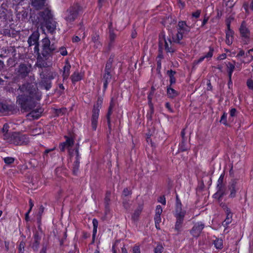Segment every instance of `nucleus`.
Masks as SVG:
<instances>
[{"mask_svg": "<svg viewBox=\"0 0 253 253\" xmlns=\"http://www.w3.org/2000/svg\"><path fill=\"white\" fill-rule=\"evenodd\" d=\"M190 31V28L187 26L185 21H180L178 24L177 33L175 38H173L175 42H179L182 39L184 36L186 35Z\"/></svg>", "mask_w": 253, "mask_h": 253, "instance_id": "obj_5", "label": "nucleus"}, {"mask_svg": "<svg viewBox=\"0 0 253 253\" xmlns=\"http://www.w3.org/2000/svg\"><path fill=\"white\" fill-rule=\"evenodd\" d=\"M59 51L60 52V53L63 56H65L67 54V51L64 47H61L59 49Z\"/></svg>", "mask_w": 253, "mask_h": 253, "instance_id": "obj_45", "label": "nucleus"}, {"mask_svg": "<svg viewBox=\"0 0 253 253\" xmlns=\"http://www.w3.org/2000/svg\"><path fill=\"white\" fill-rule=\"evenodd\" d=\"M142 210V207L140 206L139 208L135 211L134 213H133L132 215V218L133 220H137L138 217H139L141 211Z\"/></svg>", "mask_w": 253, "mask_h": 253, "instance_id": "obj_31", "label": "nucleus"}, {"mask_svg": "<svg viewBox=\"0 0 253 253\" xmlns=\"http://www.w3.org/2000/svg\"><path fill=\"white\" fill-rule=\"evenodd\" d=\"M54 78V76H52L50 79H43L39 83V86L41 88L45 89L46 90H49L51 85V80Z\"/></svg>", "mask_w": 253, "mask_h": 253, "instance_id": "obj_15", "label": "nucleus"}, {"mask_svg": "<svg viewBox=\"0 0 253 253\" xmlns=\"http://www.w3.org/2000/svg\"><path fill=\"white\" fill-rule=\"evenodd\" d=\"M36 66L39 68H43L47 66V64L45 61L43 59L40 55L37 58V61L36 64Z\"/></svg>", "mask_w": 253, "mask_h": 253, "instance_id": "obj_25", "label": "nucleus"}, {"mask_svg": "<svg viewBox=\"0 0 253 253\" xmlns=\"http://www.w3.org/2000/svg\"><path fill=\"white\" fill-rule=\"evenodd\" d=\"M4 162L6 164H11L14 161V159L12 157H5L3 159Z\"/></svg>", "mask_w": 253, "mask_h": 253, "instance_id": "obj_38", "label": "nucleus"}, {"mask_svg": "<svg viewBox=\"0 0 253 253\" xmlns=\"http://www.w3.org/2000/svg\"><path fill=\"white\" fill-rule=\"evenodd\" d=\"M92 224H93V236L95 237L96 234V233H97V227H98V221H97V220L96 219H95V218H94L92 220Z\"/></svg>", "mask_w": 253, "mask_h": 253, "instance_id": "obj_33", "label": "nucleus"}, {"mask_svg": "<svg viewBox=\"0 0 253 253\" xmlns=\"http://www.w3.org/2000/svg\"><path fill=\"white\" fill-rule=\"evenodd\" d=\"M225 212L226 213V218L223 222V225L224 226H227L229 223H230L232 221V214L230 212V210L229 208L227 207L226 208Z\"/></svg>", "mask_w": 253, "mask_h": 253, "instance_id": "obj_21", "label": "nucleus"}, {"mask_svg": "<svg viewBox=\"0 0 253 253\" xmlns=\"http://www.w3.org/2000/svg\"><path fill=\"white\" fill-rule=\"evenodd\" d=\"M9 128V125L8 124H5L2 129V138L4 139V135L5 134H7L8 135H10L11 132H8V129Z\"/></svg>", "mask_w": 253, "mask_h": 253, "instance_id": "obj_32", "label": "nucleus"}, {"mask_svg": "<svg viewBox=\"0 0 253 253\" xmlns=\"http://www.w3.org/2000/svg\"><path fill=\"white\" fill-rule=\"evenodd\" d=\"M166 107L168 109V110H169L170 112H173L172 109H171V108L170 107V104H169V102H167V103H166Z\"/></svg>", "mask_w": 253, "mask_h": 253, "instance_id": "obj_55", "label": "nucleus"}, {"mask_svg": "<svg viewBox=\"0 0 253 253\" xmlns=\"http://www.w3.org/2000/svg\"><path fill=\"white\" fill-rule=\"evenodd\" d=\"M81 32L83 33L82 34L80 35V37H81L83 39H84L86 36V35L84 32V29H81Z\"/></svg>", "mask_w": 253, "mask_h": 253, "instance_id": "obj_60", "label": "nucleus"}, {"mask_svg": "<svg viewBox=\"0 0 253 253\" xmlns=\"http://www.w3.org/2000/svg\"><path fill=\"white\" fill-rule=\"evenodd\" d=\"M230 116L231 117H234L236 116L237 111L235 108H232L229 112Z\"/></svg>", "mask_w": 253, "mask_h": 253, "instance_id": "obj_44", "label": "nucleus"}, {"mask_svg": "<svg viewBox=\"0 0 253 253\" xmlns=\"http://www.w3.org/2000/svg\"><path fill=\"white\" fill-rule=\"evenodd\" d=\"M41 133H42V130H41V129L36 128V129L32 130V131L31 132V135H33V136H35L37 135H39V134H41Z\"/></svg>", "mask_w": 253, "mask_h": 253, "instance_id": "obj_43", "label": "nucleus"}, {"mask_svg": "<svg viewBox=\"0 0 253 253\" xmlns=\"http://www.w3.org/2000/svg\"><path fill=\"white\" fill-rule=\"evenodd\" d=\"M8 110V107L5 104L0 103V113H5Z\"/></svg>", "mask_w": 253, "mask_h": 253, "instance_id": "obj_36", "label": "nucleus"}, {"mask_svg": "<svg viewBox=\"0 0 253 253\" xmlns=\"http://www.w3.org/2000/svg\"><path fill=\"white\" fill-rule=\"evenodd\" d=\"M78 13V6H74L70 7L63 14L64 18L67 22L73 21L77 16Z\"/></svg>", "mask_w": 253, "mask_h": 253, "instance_id": "obj_8", "label": "nucleus"}, {"mask_svg": "<svg viewBox=\"0 0 253 253\" xmlns=\"http://www.w3.org/2000/svg\"><path fill=\"white\" fill-rule=\"evenodd\" d=\"M226 57V55L225 54H222L218 56V59L219 60H223V59H225Z\"/></svg>", "mask_w": 253, "mask_h": 253, "instance_id": "obj_63", "label": "nucleus"}, {"mask_svg": "<svg viewBox=\"0 0 253 253\" xmlns=\"http://www.w3.org/2000/svg\"><path fill=\"white\" fill-rule=\"evenodd\" d=\"M240 34L244 44H248L250 41V33L248 29L246 27L244 22H243L240 28Z\"/></svg>", "mask_w": 253, "mask_h": 253, "instance_id": "obj_10", "label": "nucleus"}, {"mask_svg": "<svg viewBox=\"0 0 253 253\" xmlns=\"http://www.w3.org/2000/svg\"><path fill=\"white\" fill-rule=\"evenodd\" d=\"M223 181V175H221L217 180V187L219 189V190L222 187Z\"/></svg>", "mask_w": 253, "mask_h": 253, "instance_id": "obj_37", "label": "nucleus"}, {"mask_svg": "<svg viewBox=\"0 0 253 253\" xmlns=\"http://www.w3.org/2000/svg\"><path fill=\"white\" fill-rule=\"evenodd\" d=\"M4 140L7 143L14 145H23L27 144L29 141V137L26 134L19 132H11L10 135L7 134L4 135Z\"/></svg>", "mask_w": 253, "mask_h": 253, "instance_id": "obj_2", "label": "nucleus"}, {"mask_svg": "<svg viewBox=\"0 0 253 253\" xmlns=\"http://www.w3.org/2000/svg\"><path fill=\"white\" fill-rule=\"evenodd\" d=\"M102 104V100L101 98H98L96 103L93 106L91 119V127L93 130H96L97 128L99 111Z\"/></svg>", "mask_w": 253, "mask_h": 253, "instance_id": "obj_4", "label": "nucleus"}, {"mask_svg": "<svg viewBox=\"0 0 253 253\" xmlns=\"http://www.w3.org/2000/svg\"><path fill=\"white\" fill-rule=\"evenodd\" d=\"M168 74L169 76V78L174 77V74H175V72L174 71H172V70L168 71Z\"/></svg>", "mask_w": 253, "mask_h": 253, "instance_id": "obj_61", "label": "nucleus"}, {"mask_svg": "<svg viewBox=\"0 0 253 253\" xmlns=\"http://www.w3.org/2000/svg\"><path fill=\"white\" fill-rule=\"evenodd\" d=\"M213 244L217 249H221L223 248V241L221 239H216L214 241Z\"/></svg>", "mask_w": 253, "mask_h": 253, "instance_id": "obj_29", "label": "nucleus"}, {"mask_svg": "<svg viewBox=\"0 0 253 253\" xmlns=\"http://www.w3.org/2000/svg\"><path fill=\"white\" fill-rule=\"evenodd\" d=\"M204 227L205 225L203 222H198L194 224L190 230V233L194 237L197 238L200 236Z\"/></svg>", "mask_w": 253, "mask_h": 253, "instance_id": "obj_11", "label": "nucleus"}, {"mask_svg": "<svg viewBox=\"0 0 253 253\" xmlns=\"http://www.w3.org/2000/svg\"><path fill=\"white\" fill-rule=\"evenodd\" d=\"M176 218V221L175 225V229L178 231H180L181 227H182V224L183 221V219L180 218Z\"/></svg>", "mask_w": 253, "mask_h": 253, "instance_id": "obj_30", "label": "nucleus"}, {"mask_svg": "<svg viewBox=\"0 0 253 253\" xmlns=\"http://www.w3.org/2000/svg\"><path fill=\"white\" fill-rule=\"evenodd\" d=\"M25 246V242L23 241H21L19 246L18 250H19V253H23L24 252Z\"/></svg>", "mask_w": 253, "mask_h": 253, "instance_id": "obj_39", "label": "nucleus"}, {"mask_svg": "<svg viewBox=\"0 0 253 253\" xmlns=\"http://www.w3.org/2000/svg\"><path fill=\"white\" fill-rule=\"evenodd\" d=\"M158 202L164 205H165L166 204V199L164 196H161L159 198Z\"/></svg>", "mask_w": 253, "mask_h": 253, "instance_id": "obj_51", "label": "nucleus"}, {"mask_svg": "<svg viewBox=\"0 0 253 253\" xmlns=\"http://www.w3.org/2000/svg\"><path fill=\"white\" fill-rule=\"evenodd\" d=\"M179 149L182 151H184L186 150L187 148L185 147V142L184 141H182L181 143L179 146Z\"/></svg>", "mask_w": 253, "mask_h": 253, "instance_id": "obj_53", "label": "nucleus"}, {"mask_svg": "<svg viewBox=\"0 0 253 253\" xmlns=\"http://www.w3.org/2000/svg\"><path fill=\"white\" fill-rule=\"evenodd\" d=\"M201 14V10H197L196 11L193 12L192 15L193 17L196 18H199Z\"/></svg>", "mask_w": 253, "mask_h": 253, "instance_id": "obj_50", "label": "nucleus"}, {"mask_svg": "<svg viewBox=\"0 0 253 253\" xmlns=\"http://www.w3.org/2000/svg\"><path fill=\"white\" fill-rule=\"evenodd\" d=\"M162 211L163 209L162 207L160 205L157 206L156 209L155 214L161 215Z\"/></svg>", "mask_w": 253, "mask_h": 253, "instance_id": "obj_41", "label": "nucleus"}, {"mask_svg": "<svg viewBox=\"0 0 253 253\" xmlns=\"http://www.w3.org/2000/svg\"><path fill=\"white\" fill-rule=\"evenodd\" d=\"M13 48L12 47H8L7 49L2 48L1 50V53L0 54V57L1 58L6 57L10 55V52H12Z\"/></svg>", "mask_w": 253, "mask_h": 253, "instance_id": "obj_24", "label": "nucleus"}, {"mask_svg": "<svg viewBox=\"0 0 253 253\" xmlns=\"http://www.w3.org/2000/svg\"><path fill=\"white\" fill-rule=\"evenodd\" d=\"M227 72L228 74V77L230 80V81H231V78L232 77V73L235 69V64H233L230 62H228L227 64Z\"/></svg>", "mask_w": 253, "mask_h": 253, "instance_id": "obj_26", "label": "nucleus"}, {"mask_svg": "<svg viewBox=\"0 0 253 253\" xmlns=\"http://www.w3.org/2000/svg\"><path fill=\"white\" fill-rule=\"evenodd\" d=\"M80 41V38L77 36L74 37L72 39V41L74 42H78Z\"/></svg>", "mask_w": 253, "mask_h": 253, "instance_id": "obj_56", "label": "nucleus"}, {"mask_svg": "<svg viewBox=\"0 0 253 253\" xmlns=\"http://www.w3.org/2000/svg\"><path fill=\"white\" fill-rule=\"evenodd\" d=\"M71 65L68 62H66L63 67L62 76L63 80H66L68 78L70 74Z\"/></svg>", "mask_w": 253, "mask_h": 253, "instance_id": "obj_18", "label": "nucleus"}, {"mask_svg": "<svg viewBox=\"0 0 253 253\" xmlns=\"http://www.w3.org/2000/svg\"><path fill=\"white\" fill-rule=\"evenodd\" d=\"M112 63L111 62H108L105 66V74L103 76V87L105 89L107 87L108 83L110 82L112 79Z\"/></svg>", "mask_w": 253, "mask_h": 253, "instance_id": "obj_9", "label": "nucleus"}, {"mask_svg": "<svg viewBox=\"0 0 253 253\" xmlns=\"http://www.w3.org/2000/svg\"><path fill=\"white\" fill-rule=\"evenodd\" d=\"M74 144V140L72 138H68L66 141L62 144V147L61 148L62 151H64V148L66 146H71Z\"/></svg>", "mask_w": 253, "mask_h": 253, "instance_id": "obj_28", "label": "nucleus"}, {"mask_svg": "<svg viewBox=\"0 0 253 253\" xmlns=\"http://www.w3.org/2000/svg\"><path fill=\"white\" fill-rule=\"evenodd\" d=\"M236 190L235 189V186L232 185V188H231V191H230V197H231V198L234 197L236 195Z\"/></svg>", "mask_w": 253, "mask_h": 253, "instance_id": "obj_42", "label": "nucleus"}, {"mask_svg": "<svg viewBox=\"0 0 253 253\" xmlns=\"http://www.w3.org/2000/svg\"><path fill=\"white\" fill-rule=\"evenodd\" d=\"M213 49L210 47L209 51L205 55L201 56L197 61H195L196 63L199 64L204 61L205 59H211L213 55Z\"/></svg>", "mask_w": 253, "mask_h": 253, "instance_id": "obj_19", "label": "nucleus"}, {"mask_svg": "<svg viewBox=\"0 0 253 253\" xmlns=\"http://www.w3.org/2000/svg\"><path fill=\"white\" fill-rule=\"evenodd\" d=\"M35 47H34V51L35 52H37L39 54V43H37L36 44H34Z\"/></svg>", "mask_w": 253, "mask_h": 253, "instance_id": "obj_59", "label": "nucleus"}, {"mask_svg": "<svg viewBox=\"0 0 253 253\" xmlns=\"http://www.w3.org/2000/svg\"><path fill=\"white\" fill-rule=\"evenodd\" d=\"M155 222L158 223H161V217L160 215H157L155 214V217H154Z\"/></svg>", "mask_w": 253, "mask_h": 253, "instance_id": "obj_52", "label": "nucleus"}, {"mask_svg": "<svg viewBox=\"0 0 253 253\" xmlns=\"http://www.w3.org/2000/svg\"><path fill=\"white\" fill-rule=\"evenodd\" d=\"M83 77V74L78 71L75 72L71 76V79L73 84L81 81Z\"/></svg>", "mask_w": 253, "mask_h": 253, "instance_id": "obj_20", "label": "nucleus"}, {"mask_svg": "<svg viewBox=\"0 0 253 253\" xmlns=\"http://www.w3.org/2000/svg\"><path fill=\"white\" fill-rule=\"evenodd\" d=\"M30 66L26 65L25 64H21L18 68V72L19 75L21 77L24 78L28 75L30 72Z\"/></svg>", "mask_w": 253, "mask_h": 253, "instance_id": "obj_13", "label": "nucleus"}, {"mask_svg": "<svg viewBox=\"0 0 253 253\" xmlns=\"http://www.w3.org/2000/svg\"><path fill=\"white\" fill-rule=\"evenodd\" d=\"M186 211L181 209V204L177 202L175 216L176 218H184Z\"/></svg>", "mask_w": 253, "mask_h": 253, "instance_id": "obj_16", "label": "nucleus"}, {"mask_svg": "<svg viewBox=\"0 0 253 253\" xmlns=\"http://www.w3.org/2000/svg\"><path fill=\"white\" fill-rule=\"evenodd\" d=\"M247 84L250 89H253V80L251 79L248 80L247 82Z\"/></svg>", "mask_w": 253, "mask_h": 253, "instance_id": "obj_46", "label": "nucleus"}, {"mask_svg": "<svg viewBox=\"0 0 253 253\" xmlns=\"http://www.w3.org/2000/svg\"><path fill=\"white\" fill-rule=\"evenodd\" d=\"M234 32L230 29V24H227V30L226 32V43L230 45L233 42Z\"/></svg>", "mask_w": 253, "mask_h": 253, "instance_id": "obj_14", "label": "nucleus"}, {"mask_svg": "<svg viewBox=\"0 0 253 253\" xmlns=\"http://www.w3.org/2000/svg\"><path fill=\"white\" fill-rule=\"evenodd\" d=\"M42 44V54L44 56L49 54L56 49V46L53 44H50V41L48 38L43 39Z\"/></svg>", "mask_w": 253, "mask_h": 253, "instance_id": "obj_7", "label": "nucleus"}, {"mask_svg": "<svg viewBox=\"0 0 253 253\" xmlns=\"http://www.w3.org/2000/svg\"><path fill=\"white\" fill-rule=\"evenodd\" d=\"M35 84L27 83L19 86L18 91L20 94L17 97V102L23 109L27 110L32 103L41 98V93L39 91Z\"/></svg>", "mask_w": 253, "mask_h": 253, "instance_id": "obj_1", "label": "nucleus"}, {"mask_svg": "<svg viewBox=\"0 0 253 253\" xmlns=\"http://www.w3.org/2000/svg\"><path fill=\"white\" fill-rule=\"evenodd\" d=\"M208 20H209V17L205 16L204 18V19H203V20L202 21V23L201 26L203 27L204 26H205L207 24V23Z\"/></svg>", "mask_w": 253, "mask_h": 253, "instance_id": "obj_54", "label": "nucleus"}, {"mask_svg": "<svg viewBox=\"0 0 253 253\" xmlns=\"http://www.w3.org/2000/svg\"><path fill=\"white\" fill-rule=\"evenodd\" d=\"M130 194V191L127 188H126L123 191V195L126 196Z\"/></svg>", "mask_w": 253, "mask_h": 253, "instance_id": "obj_58", "label": "nucleus"}, {"mask_svg": "<svg viewBox=\"0 0 253 253\" xmlns=\"http://www.w3.org/2000/svg\"><path fill=\"white\" fill-rule=\"evenodd\" d=\"M41 16L43 18V20L45 22V27L50 33H53L56 27V22L51 19L52 15L50 10L48 9H46L44 11L41 13Z\"/></svg>", "mask_w": 253, "mask_h": 253, "instance_id": "obj_3", "label": "nucleus"}, {"mask_svg": "<svg viewBox=\"0 0 253 253\" xmlns=\"http://www.w3.org/2000/svg\"><path fill=\"white\" fill-rule=\"evenodd\" d=\"M163 250V247L161 245H158L154 249V253H162Z\"/></svg>", "mask_w": 253, "mask_h": 253, "instance_id": "obj_35", "label": "nucleus"}, {"mask_svg": "<svg viewBox=\"0 0 253 253\" xmlns=\"http://www.w3.org/2000/svg\"><path fill=\"white\" fill-rule=\"evenodd\" d=\"M227 114L225 112H224L222 116L221 117V119L220 120V122L224 125L226 126L227 125Z\"/></svg>", "mask_w": 253, "mask_h": 253, "instance_id": "obj_34", "label": "nucleus"}, {"mask_svg": "<svg viewBox=\"0 0 253 253\" xmlns=\"http://www.w3.org/2000/svg\"><path fill=\"white\" fill-rule=\"evenodd\" d=\"M167 94L169 97L173 98L178 95V92L170 87H168L167 88Z\"/></svg>", "mask_w": 253, "mask_h": 253, "instance_id": "obj_27", "label": "nucleus"}, {"mask_svg": "<svg viewBox=\"0 0 253 253\" xmlns=\"http://www.w3.org/2000/svg\"><path fill=\"white\" fill-rule=\"evenodd\" d=\"M79 162L78 159L76 160V161L75 162V167L74 168L73 172L75 174L77 173V172L78 171V168L79 167Z\"/></svg>", "mask_w": 253, "mask_h": 253, "instance_id": "obj_47", "label": "nucleus"}, {"mask_svg": "<svg viewBox=\"0 0 253 253\" xmlns=\"http://www.w3.org/2000/svg\"><path fill=\"white\" fill-rule=\"evenodd\" d=\"M40 242L34 241V243L31 245L34 250H37L39 246Z\"/></svg>", "mask_w": 253, "mask_h": 253, "instance_id": "obj_49", "label": "nucleus"}, {"mask_svg": "<svg viewBox=\"0 0 253 253\" xmlns=\"http://www.w3.org/2000/svg\"><path fill=\"white\" fill-rule=\"evenodd\" d=\"M132 253H141L140 249L138 246L135 245L133 247Z\"/></svg>", "mask_w": 253, "mask_h": 253, "instance_id": "obj_48", "label": "nucleus"}, {"mask_svg": "<svg viewBox=\"0 0 253 253\" xmlns=\"http://www.w3.org/2000/svg\"><path fill=\"white\" fill-rule=\"evenodd\" d=\"M115 36H116L114 34V33L113 32H112V31L110 32L109 37L111 41H113L115 39Z\"/></svg>", "mask_w": 253, "mask_h": 253, "instance_id": "obj_57", "label": "nucleus"}, {"mask_svg": "<svg viewBox=\"0 0 253 253\" xmlns=\"http://www.w3.org/2000/svg\"><path fill=\"white\" fill-rule=\"evenodd\" d=\"M111 114H112V106H111V105H110L109 110H108V113H107V122H108L109 126L110 125V116H111Z\"/></svg>", "mask_w": 253, "mask_h": 253, "instance_id": "obj_40", "label": "nucleus"}, {"mask_svg": "<svg viewBox=\"0 0 253 253\" xmlns=\"http://www.w3.org/2000/svg\"><path fill=\"white\" fill-rule=\"evenodd\" d=\"M39 37L40 34L38 31H36L34 32L28 39V43L29 45L32 46L38 43Z\"/></svg>", "mask_w": 253, "mask_h": 253, "instance_id": "obj_12", "label": "nucleus"}, {"mask_svg": "<svg viewBox=\"0 0 253 253\" xmlns=\"http://www.w3.org/2000/svg\"><path fill=\"white\" fill-rule=\"evenodd\" d=\"M244 54H245L244 51L243 50H240L239 52L237 55V57L242 56L244 55Z\"/></svg>", "mask_w": 253, "mask_h": 253, "instance_id": "obj_64", "label": "nucleus"}, {"mask_svg": "<svg viewBox=\"0 0 253 253\" xmlns=\"http://www.w3.org/2000/svg\"><path fill=\"white\" fill-rule=\"evenodd\" d=\"M40 239H41L40 237L37 234H35V235H34V241H35L40 242Z\"/></svg>", "mask_w": 253, "mask_h": 253, "instance_id": "obj_62", "label": "nucleus"}, {"mask_svg": "<svg viewBox=\"0 0 253 253\" xmlns=\"http://www.w3.org/2000/svg\"><path fill=\"white\" fill-rule=\"evenodd\" d=\"M92 42L93 43V46L95 48H100L101 46V44L99 41V36L95 34L92 36L91 38Z\"/></svg>", "mask_w": 253, "mask_h": 253, "instance_id": "obj_22", "label": "nucleus"}, {"mask_svg": "<svg viewBox=\"0 0 253 253\" xmlns=\"http://www.w3.org/2000/svg\"><path fill=\"white\" fill-rule=\"evenodd\" d=\"M164 44L165 49L167 52L173 53L175 51V49L174 44L172 43L169 39H166L165 35L163 33H161L160 35L159 47H161Z\"/></svg>", "mask_w": 253, "mask_h": 253, "instance_id": "obj_6", "label": "nucleus"}, {"mask_svg": "<svg viewBox=\"0 0 253 253\" xmlns=\"http://www.w3.org/2000/svg\"><path fill=\"white\" fill-rule=\"evenodd\" d=\"M42 112V110L41 108L36 109L32 111L27 115L29 118H33V119H37L40 116Z\"/></svg>", "mask_w": 253, "mask_h": 253, "instance_id": "obj_17", "label": "nucleus"}, {"mask_svg": "<svg viewBox=\"0 0 253 253\" xmlns=\"http://www.w3.org/2000/svg\"><path fill=\"white\" fill-rule=\"evenodd\" d=\"M45 3V0H32V5L36 9H40L43 7Z\"/></svg>", "mask_w": 253, "mask_h": 253, "instance_id": "obj_23", "label": "nucleus"}]
</instances>
